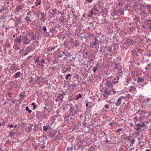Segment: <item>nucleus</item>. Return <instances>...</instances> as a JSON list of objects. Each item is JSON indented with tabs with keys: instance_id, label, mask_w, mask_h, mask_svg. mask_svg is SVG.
<instances>
[{
	"instance_id": "1",
	"label": "nucleus",
	"mask_w": 151,
	"mask_h": 151,
	"mask_svg": "<svg viewBox=\"0 0 151 151\" xmlns=\"http://www.w3.org/2000/svg\"><path fill=\"white\" fill-rule=\"evenodd\" d=\"M27 36H28V37H29V38L30 40L31 41H33L32 42H31V44L32 45H34L36 42L35 41L37 38L36 35L34 34L32 32H29Z\"/></svg>"
},
{
	"instance_id": "2",
	"label": "nucleus",
	"mask_w": 151,
	"mask_h": 151,
	"mask_svg": "<svg viewBox=\"0 0 151 151\" xmlns=\"http://www.w3.org/2000/svg\"><path fill=\"white\" fill-rule=\"evenodd\" d=\"M22 38L23 44L27 45L30 44L31 41L30 39L28 38V36L27 35L26 36L24 37L22 36Z\"/></svg>"
},
{
	"instance_id": "3",
	"label": "nucleus",
	"mask_w": 151,
	"mask_h": 151,
	"mask_svg": "<svg viewBox=\"0 0 151 151\" xmlns=\"http://www.w3.org/2000/svg\"><path fill=\"white\" fill-rule=\"evenodd\" d=\"M125 99L124 96H121L119 97L117 100L116 102L115 103V104L116 106H120L122 104V101L123 100Z\"/></svg>"
},
{
	"instance_id": "4",
	"label": "nucleus",
	"mask_w": 151,
	"mask_h": 151,
	"mask_svg": "<svg viewBox=\"0 0 151 151\" xmlns=\"http://www.w3.org/2000/svg\"><path fill=\"white\" fill-rule=\"evenodd\" d=\"M18 70V67L15 64H13L11 65V67L9 70L10 72L12 73H14V72Z\"/></svg>"
},
{
	"instance_id": "5",
	"label": "nucleus",
	"mask_w": 151,
	"mask_h": 151,
	"mask_svg": "<svg viewBox=\"0 0 151 151\" xmlns=\"http://www.w3.org/2000/svg\"><path fill=\"white\" fill-rule=\"evenodd\" d=\"M103 94V96L105 99L108 98V96L111 94V91L110 90H109L107 88H106L104 89Z\"/></svg>"
},
{
	"instance_id": "6",
	"label": "nucleus",
	"mask_w": 151,
	"mask_h": 151,
	"mask_svg": "<svg viewBox=\"0 0 151 151\" xmlns=\"http://www.w3.org/2000/svg\"><path fill=\"white\" fill-rule=\"evenodd\" d=\"M125 0H118L116 2V4L119 7L122 6L125 3Z\"/></svg>"
},
{
	"instance_id": "7",
	"label": "nucleus",
	"mask_w": 151,
	"mask_h": 151,
	"mask_svg": "<svg viewBox=\"0 0 151 151\" xmlns=\"http://www.w3.org/2000/svg\"><path fill=\"white\" fill-rule=\"evenodd\" d=\"M133 120L136 124L137 122H141L142 121V117L140 116L139 117L136 116L132 119Z\"/></svg>"
},
{
	"instance_id": "8",
	"label": "nucleus",
	"mask_w": 151,
	"mask_h": 151,
	"mask_svg": "<svg viewBox=\"0 0 151 151\" xmlns=\"http://www.w3.org/2000/svg\"><path fill=\"white\" fill-rule=\"evenodd\" d=\"M43 80L42 77L41 76H37V79L35 80V83L34 82L33 84H35L37 83H40V82H42Z\"/></svg>"
},
{
	"instance_id": "9",
	"label": "nucleus",
	"mask_w": 151,
	"mask_h": 151,
	"mask_svg": "<svg viewBox=\"0 0 151 151\" xmlns=\"http://www.w3.org/2000/svg\"><path fill=\"white\" fill-rule=\"evenodd\" d=\"M126 43L127 45H131L134 43V41L132 39H128Z\"/></svg>"
},
{
	"instance_id": "10",
	"label": "nucleus",
	"mask_w": 151,
	"mask_h": 151,
	"mask_svg": "<svg viewBox=\"0 0 151 151\" xmlns=\"http://www.w3.org/2000/svg\"><path fill=\"white\" fill-rule=\"evenodd\" d=\"M141 50L139 49H134L132 50V52L133 53V54L134 55H136L137 56H138L139 54L138 52H139Z\"/></svg>"
},
{
	"instance_id": "11",
	"label": "nucleus",
	"mask_w": 151,
	"mask_h": 151,
	"mask_svg": "<svg viewBox=\"0 0 151 151\" xmlns=\"http://www.w3.org/2000/svg\"><path fill=\"white\" fill-rule=\"evenodd\" d=\"M34 49L31 46H29L27 47L26 49L27 52H30L32 51H33Z\"/></svg>"
},
{
	"instance_id": "12",
	"label": "nucleus",
	"mask_w": 151,
	"mask_h": 151,
	"mask_svg": "<svg viewBox=\"0 0 151 151\" xmlns=\"http://www.w3.org/2000/svg\"><path fill=\"white\" fill-rule=\"evenodd\" d=\"M22 9V5H18L16 6L15 8V11L17 12L21 11Z\"/></svg>"
},
{
	"instance_id": "13",
	"label": "nucleus",
	"mask_w": 151,
	"mask_h": 151,
	"mask_svg": "<svg viewBox=\"0 0 151 151\" xmlns=\"http://www.w3.org/2000/svg\"><path fill=\"white\" fill-rule=\"evenodd\" d=\"M99 64L97 63H96V66L93 68L92 70L94 72H96V70L99 68Z\"/></svg>"
},
{
	"instance_id": "14",
	"label": "nucleus",
	"mask_w": 151,
	"mask_h": 151,
	"mask_svg": "<svg viewBox=\"0 0 151 151\" xmlns=\"http://www.w3.org/2000/svg\"><path fill=\"white\" fill-rule=\"evenodd\" d=\"M19 52L21 55H25L28 54L27 52H26V51L24 49L21 50Z\"/></svg>"
},
{
	"instance_id": "15",
	"label": "nucleus",
	"mask_w": 151,
	"mask_h": 151,
	"mask_svg": "<svg viewBox=\"0 0 151 151\" xmlns=\"http://www.w3.org/2000/svg\"><path fill=\"white\" fill-rule=\"evenodd\" d=\"M108 81H109V82H110L111 83H112L113 84H115V83H118V81H114V80L112 79V78H109L108 79Z\"/></svg>"
},
{
	"instance_id": "16",
	"label": "nucleus",
	"mask_w": 151,
	"mask_h": 151,
	"mask_svg": "<svg viewBox=\"0 0 151 151\" xmlns=\"http://www.w3.org/2000/svg\"><path fill=\"white\" fill-rule=\"evenodd\" d=\"M97 6L96 5L93 6V8L91 10L90 12L91 14V15H93L94 14L93 11L94 10H96L97 11Z\"/></svg>"
},
{
	"instance_id": "17",
	"label": "nucleus",
	"mask_w": 151,
	"mask_h": 151,
	"mask_svg": "<svg viewBox=\"0 0 151 151\" xmlns=\"http://www.w3.org/2000/svg\"><path fill=\"white\" fill-rule=\"evenodd\" d=\"M21 74V73L20 72H17L14 75V77L15 78H19L20 77Z\"/></svg>"
},
{
	"instance_id": "18",
	"label": "nucleus",
	"mask_w": 151,
	"mask_h": 151,
	"mask_svg": "<svg viewBox=\"0 0 151 151\" xmlns=\"http://www.w3.org/2000/svg\"><path fill=\"white\" fill-rule=\"evenodd\" d=\"M72 75L70 74H68L66 75L65 79L66 80H70L71 79Z\"/></svg>"
},
{
	"instance_id": "19",
	"label": "nucleus",
	"mask_w": 151,
	"mask_h": 151,
	"mask_svg": "<svg viewBox=\"0 0 151 151\" xmlns=\"http://www.w3.org/2000/svg\"><path fill=\"white\" fill-rule=\"evenodd\" d=\"M76 84H72L69 85L68 86V87L71 90H73V89L74 87H76Z\"/></svg>"
},
{
	"instance_id": "20",
	"label": "nucleus",
	"mask_w": 151,
	"mask_h": 151,
	"mask_svg": "<svg viewBox=\"0 0 151 151\" xmlns=\"http://www.w3.org/2000/svg\"><path fill=\"white\" fill-rule=\"evenodd\" d=\"M142 128V127L140 125V123H138L137 124V126L135 129L136 131H138L140 130Z\"/></svg>"
},
{
	"instance_id": "21",
	"label": "nucleus",
	"mask_w": 151,
	"mask_h": 151,
	"mask_svg": "<svg viewBox=\"0 0 151 151\" xmlns=\"http://www.w3.org/2000/svg\"><path fill=\"white\" fill-rule=\"evenodd\" d=\"M66 93L64 91H63V93L60 94L58 96L57 98L59 99H60V98L64 97V96L65 95Z\"/></svg>"
},
{
	"instance_id": "22",
	"label": "nucleus",
	"mask_w": 151,
	"mask_h": 151,
	"mask_svg": "<svg viewBox=\"0 0 151 151\" xmlns=\"http://www.w3.org/2000/svg\"><path fill=\"white\" fill-rule=\"evenodd\" d=\"M40 15H41L40 20L42 21L43 20V19L44 17L45 14L44 13L42 12L40 14ZM45 19H43V21H45Z\"/></svg>"
},
{
	"instance_id": "23",
	"label": "nucleus",
	"mask_w": 151,
	"mask_h": 151,
	"mask_svg": "<svg viewBox=\"0 0 151 151\" xmlns=\"http://www.w3.org/2000/svg\"><path fill=\"white\" fill-rule=\"evenodd\" d=\"M98 44V41L96 40V39L95 40L94 42H93V43L92 44L91 46L93 47H96Z\"/></svg>"
},
{
	"instance_id": "24",
	"label": "nucleus",
	"mask_w": 151,
	"mask_h": 151,
	"mask_svg": "<svg viewBox=\"0 0 151 151\" xmlns=\"http://www.w3.org/2000/svg\"><path fill=\"white\" fill-rule=\"evenodd\" d=\"M41 1L40 0H37L36 2L35 3V6H38L39 5H40L41 4Z\"/></svg>"
},
{
	"instance_id": "25",
	"label": "nucleus",
	"mask_w": 151,
	"mask_h": 151,
	"mask_svg": "<svg viewBox=\"0 0 151 151\" xmlns=\"http://www.w3.org/2000/svg\"><path fill=\"white\" fill-rule=\"evenodd\" d=\"M15 42L18 43H20L22 42V39L19 38H15L14 39Z\"/></svg>"
},
{
	"instance_id": "26",
	"label": "nucleus",
	"mask_w": 151,
	"mask_h": 151,
	"mask_svg": "<svg viewBox=\"0 0 151 151\" xmlns=\"http://www.w3.org/2000/svg\"><path fill=\"white\" fill-rule=\"evenodd\" d=\"M107 84L108 86V87H112L114 86V84H113L112 83H111L108 81L107 82Z\"/></svg>"
},
{
	"instance_id": "27",
	"label": "nucleus",
	"mask_w": 151,
	"mask_h": 151,
	"mask_svg": "<svg viewBox=\"0 0 151 151\" xmlns=\"http://www.w3.org/2000/svg\"><path fill=\"white\" fill-rule=\"evenodd\" d=\"M150 100V99L148 98H144L143 99V101L147 103Z\"/></svg>"
},
{
	"instance_id": "28",
	"label": "nucleus",
	"mask_w": 151,
	"mask_h": 151,
	"mask_svg": "<svg viewBox=\"0 0 151 151\" xmlns=\"http://www.w3.org/2000/svg\"><path fill=\"white\" fill-rule=\"evenodd\" d=\"M82 96V95L81 94H77L76 95V98L75 99L76 100H78L79 99V98H81Z\"/></svg>"
},
{
	"instance_id": "29",
	"label": "nucleus",
	"mask_w": 151,
	"mask_h": 151,
	"mask_svg": "<svg viewBox=\"0 0 151 151\" xmlns=\"http://www.w3.org/2000/svg\"><path fill=\"white\" fill-rule=\"evenodd\" d=\"M19 95L20 97L21 98H24L25 97L24 92H22L20 93Z\"/></svg>"
},
{
	"instance_id": "30",
	"label": "nucleus",
	"mask_w": 151,
	"mask_h": 151,
	"mask_svg": "<svg viewBox=\"0 0 151 151\" xmlns=\"http://www.w3.org/2000/svg\"><path fill=\"white\" fill-rule=\"evenodd\" d=\"M50 126H44L43 127V130L44 131H47V129H48V128Z\"/></svg>"
},
{
	"instance_id": "31",
	"label": "nucleus",
	"mask_w": 151,
	"mask_h": 151,
	"mask_svg": "<svg viewBox=\"0 0 151 151\" xmlns=\"http://www.w3.org/2000/svg\"><path fill=\"white\" fill-rule=\"evenodd\" d=\"M25 109L27 111H28V112L29 113H31L32 112V110L29 109L28 106L26 107Z\"/></svg>"
},
{
	"instance_id": "32",
	"label": "nucleus",
	"mask_w": 151,
	"mask_h": 151,
	"mask_svg": "<svg viewBox=\"0 0 151 151\" xmlns=\"http://www.w3.org/2000/svg\"><path fill=\"white\" fill-rule=\"evenodd\" d=\"M31 105L33 106V110H35L36 109L37 106L36 105H35V103L34 102H32V103Z\"/></svg>"
},
{
	"instance_id": "33",
	"label": "nucleus",
	"mask_w": 151,
	"mask_h": 151,
	"mask_svg": "<svg viewBox=\"0 0 151 151\" xmlns=\"http://www.w3.org/2000/svg\"><path fill=\"white\" fill-rule=\"evenodd\" d=\"M135 88L134 86L131 87V88L129 89V92H132L133 91L135 90Z\"/></svg>"
},
{
	"instance_id": "34",
	"label": "nucleus",
	"mask_w": 151,
	"mask_h": 151,
	"mask_svg": "<svg viewBox=\"0 0 151 151\" xmlns=\"http://www.w3.org/2000/svg\"><path fill=\"white\" fill-rule=\"evenodd\" d=\"M144 81V79L141 78H139L138 79L137 82L138 83L139 82H142Z\"/></svg>"
},
{
	"instance_id": "35",
	"label": "nucleus",
	"mask_w": 151,
	"mask_h": 151,
	"mask_svg": "<svg viewBox=\"0 0 151 151\" xmlns=\"http://www.w3.org/2000/svg\"><path fill=\"white\" fill-rule=\"evenodd\" d=\"M140 125L142 127H145L146 125L145 122H143L142 124L140 123Z\"/></svg>"
},
{
	"instance_id": "36",
	"label": "nucleus",
	"mask_w": 151,
	"mask_h": 151,
	"mask_svg": "<svg viewBox=\"0 0 151 151\" xmlns=\"http://www.w3.org/2000/svg\"><path fill=\"white\" fill-rule=\"evenodd\" d=\"M122 128H119L116 130V133H118L120 132H121L122 131Z\"/></svg>"
},
{
	"instance_id": "37",
	"label": "nucleus",
	"mask_w": 151,
	"mask_h": 151,
	"mask_svg": "<svg viewBox=\"0 0 151 151\" xmlns=\"http://www.w3.org/2000/svg\"><path fill=\"white\" fill-rule=\"evenodd\" d=\"M25 19V20H26L27 22H29L31 20L29 17L27 16L26 17Z\"/></svg>"
},
{
	"instance_id": "38",
	"label": "nucleus",
	"mask_w": 151,
	"mask_h": 151,
	"mask_svg": "<svg viewBox=\"0 0 151 151\" xmlns=\"http://www.w3.org/2000/svg\"><path fill=\"white\" fill-rule=\"evenodd\" d=\"M44 35L46 37L49 36L50 35L49 33L48 32H45Z\"/></svg>"
},
{
	"instance_id": "39",
	"label": "nucleus",
	"mask_w": 151,
	"mask_h": 151,
	"mask_svg": "<svg viewBox=\"0 0 151 151\" xmlns=\"http://www.w3.org/2000/svg\"><path fill=\"white\" fill-rule=\"evenodd\" d=\"M134 142H135L134 139H132L131 142L130 146L132 145H133V144H134Z\"/></svg>"
},
{
	"instance_id": "40",
	"label": "nucleus",
	"mask_w": 151,
	"mask_h": 151,
	"mask_svg": "<svg viewBox=\"0 0 151 151\" xmlns=\"http://www.w3.org/2000/svg\"><path fill=\"white\" fill-rule=\"evenodd\" d=\"M42 30L43 31L46 32L47 30L46 27L45 26H43L42 27Z\"/></svg>"
},
{
	"instance_id": "41",
	"label": "nucleus",
	"mask_w": 151,
	"mask_h": 151,
	"mask_svg": "<svg viewBox=\"0 0 151 151\" xmlns=\"http://www.w3.org/2000/svg\"><path fill=\"white\" fill-rule=\"evenodd\" d=\"M91 58H93V59H91V62L95 58V56L94 55H91Z\"/></svg>"
},
{
	"instance_id": "42",
	"label": "nucleus",
	"mask_w": 151,
	"mask_h": 151,
	"mask_svg": "<svg viewBox=\"0 0 151 151\" xmlns=\"http://www.w3.org/2000/svg\"><path fill=\"white\" fill-rule=\"evenodd\" d=\"M57 63V62L56 59L52 60V63L53 64H55Z\"/></svg>"
},
{
	"instance_id": "43",
	"label": "nucleus",
	"mask_w": 151,
	"mask_h": 151,
	"mask_svg": "<svg viewBox=\"0 0 151 151\" xmlns=\"http://www.w3.org/2000/svg\"><path fill=\"white\" fill-rule=\"evenodd\" d=\"M118 64L117 63L115 64V69H118Z\"/></svg>"
},
{
	"instance_id": "44",
	"label": "nucleus",
	"mask_w": 151,
	"mask_h": 151,
	"mask_svg": "<svg viewBox=\"0 0 151 151\" xmlns=\"http://www.w3.org/2000/svg\"><path fill=\"white\" fill-rule=\"evenodd\" d=\"M45 63V60L44 59H42L41 60V63L43 64V63Z\"/></svg>"
},
{
	"instance_id": "45",
	"label": "nucleus",
	"mask_w": 151,
	"mask_h": 151,
	"mask_svg": "<svg viewBox=\"0 0 151 151\" xmlns=\"http://www.w3.org/2000/svg\"><path fill=\"white\" fill-rule=\"evenodd\" d=\"M109 107V106L108 104H106L105 106V108L106 109H108Z\"/></svg>"
},
{
	"instance_id": "46",
	"label": "nucleus",
	"mask_w": 151,
	"mask_h": 151,
	"mask_svg": "<svg viewBox=\"0 0 151 151\" xmlns=\"http://www.w3.org/2000/svg\"><path fill=\"white\" fill-rule=\"evenodd\" d=\"M134 7H135V8L136 9H137V8H138V6H139V5H137L136 4H135L134 5Z\"/></svg>"
},
{
	"instance_id": "47",
	"label": "nucleus",
	"mask_w": 151,
	"mask_h": 151,
	"mask_svg": "<svg viewBox=\"0 0 151 151\" xmlns=\"http://www.w3.org/2000/svg\"><path fill=\"white\" fill-rule=\"evenodd\" d=\"M87 1L89 3H91L92 2L93 0H85Z\"/></svg>"
},
{
	"instance_id": "48",
	"label": "nucleus",
	"mask_w": 151,
	"mask_h": 151,
	"mask_svg": "<svg viewBox=\"0 0 151 151\" xmlns=\"http://www.w3.org/2000/svg\"><path fill=\"white\" fill-rule=\"evenodd\" d=\"M71 12H72L73 14H75V10H73L72 9H71Z\"/></svg>"
},
{
	"instance_id": "49",
	"label": "nucleus",
	"mask_w": 151,
	"mask_h": 151,
	"mask_svg": "<svg viewBox=\"0 0 151 151\" xmlns=\"http://www.w3.org/2000/svg\"><path fill=\"white\" fill-rule=\"evenodd\" d=\"M73 17H75V18H74V19H76L77 17V16H76V15L75 14H73Z\"/></svg>"
},
{
	"instance_id": "50",
	"label": "nucleus",
	"mask_w": 151,
	"mask_h": 151,
	"mask_svg": "<svg viewBox=\"0 0 151 151\" xmlns=\"http://www.w3.org/2000/svg\"><path fill=\"white\" fill-rule=\"evenodd\" d=\"M8 126L10 128H12V127H13L14 126L13 125H10V124H8Z\"/></svg>"
},
{
	"instance_id": "51",
	"label": "nucleus",
	"mask_w": 151,
	"mask_h": 151,
	"mask_svg": "<svg viewBox=\"0 0 151 151\" xmlns=\"http://www.w3.org/2000/svg\"><path fill=\"white\" fill-rule=\"evenodd\" d=\"M42 117L43 119H44L46 117V115L45 114H42Z\"/></svg>"
},
{
	"instance_id": "52",
	"label": "nucleus",
	"mask_w": 151,
	"mask_h": 151,
	"mask_svg": "<svg viewBox=\"0 0 151 151\" xmlns=\"http://www.w3.org/2000/svg\"><path fill=\"white\" fill-rule=\"evenodd\" d=\"M147 8H148L149 9H150V8L151 7V6H150V5H147Z\"/></svg>"
},
{
	"instance_id": "53",
	"label": "nucleus",
	"mask_w": 151,
	"mask_h": 151,
	"mask_svg": "<svg viewBox=\"0 0 151 151\" xmlns=\"http://www.w3.org/2000/svg\"><path fill=\"white\" fill-rule=\"evenodd\" d=\"M108 50L110 52L111 51H112V49H111V48L110 47H109V48H108Z\"/></svg>"
},
{
	"instance_id": "54",
	"label": "nucleus",
	"mask_w": 151,
	"mask_h": 151,
	"mask_svg": "<svg viewBox=\"0 0 151 151\" xmlns=\"http://www.w3.org/2000/svg\"><path fill=\"white\" fill-rule=\"evenodd\" d=\"M55 68H56V67H53L51 69H52V70H54V69H55Z\"/></svg>"
},
{
	"instance_id": "55",
	"label": "nucleus",
	"mask_w": 151,
	"mask_h": 151,
	"mask_svg": "<svg viewBox=\"0 0 151 151\" xmlns=\"http://www.w3.org/2000/svg\"><path fill=\"white\" fill-rule=\"evenodd\" d=\"M31 78V79L30 80V83H32L33 78H32L31 77V78Z\"/></svg>"
},
{
	"instance_id": "56",
	"label": "nucleus",
	"mask_w": 151,
	"mask_h": 151,
	"mask_svg": "<svg viewBox=\"0 0 151 151\" xmlns=\"http://www.w3.org/2000/svg\"><path fill=\"white\" fill-rule=\"evenodd\" d=\"M45 145H43L41 147V148L42 149H44L45 148Z\"/></svg>"
},
{
	"instance_id": "57",
	"label": "nucleus",
	"mask_w": 151,
	"mask_h": 151,
	"mask_svg": "<svg viewBox=\"0 0 151 151\" xmlns=\"http://www.w3.org/2000/svg\"><path fill=\"white\" fill-rule=\"evenodd\" d=\"M39 60H37V59L35 60V63H37L39 62Z\"/></svg>"
},
{
	"instance_id": "58",
	"label": "nucleus",
	"mask_w": 151,
	"mask_h": 151,
	"mask_svg": "<svg viewBox=\"0 0 151 151\" xmlns=\"http://www.w3.org/2000/svg\"><path fill=\"white\" fill-rule=\"evenodd\" d=\"M105 142L106 143H108L110 142L108 140H106L105 141Z\"/></svg>"
},
{
	"instance_id": "59",
	"label": "nucleus",
	"mask_w": 151,
	"mask_h": 151,
	"mask_svg": "<svg viewBox=\"0 0 151 151\" xmlns=\"http://www.w3.org/2000/svg\"><path fill=\"white\" fill-rule=\"evenodd\" d=\"M63 98L64 97L60 98V100L61 101H63Z\"/></svg>"
},
{
	"instance_id": "60",
	"label": "nucleus",
	"mask_w": 151,
	"mask_h": 151,
	"mask_svg": "<svg viewBox=\"0 0 151 151\" xmlns=\"http://www.w3.org/2000/svg\"><path fill=\"white\" fill-rule=\"evenodd\" d=\"M112 79H113V80H114V81L115 80H116V78H112Z\"/></svg>"
},
{
	"instance_id": "61",
	"label": "nucleus",
	"mask_w": 151,
	"mask_h": 151,
	"mask_svg": "<svg viewBox=\"0 0 151 151\" xmlns=\"http://www.w3.org/2000/svg\"><path fill=\"white\" fill-rule=\"evenodd\" d=\"M17 0L18 2H21L22 1H23V0Z\"/></svg>"
},
{
	"instance_id": "62",
	"label": "nucleus",
	"mask_w": 151,
	"mask_h": 151,
	"mask_svg": "<svg viewBox=\"0 0 151 151\" xmlns=\"http://www.w3.org/2000/svg\"><path fill=\"white\" fill-rule=\"evenodd\" d=\"M127 140L128 141H130L131 140V139L129 138H128L127 139Z\"/></svg>"
},
{
	"instance_id": "63",
	"label": "nucleus",
	"mask_w": 151,
	"mask_h": 151,
	"mask_svg": "<svg viewBox=\"0 0 151 151\" xmlns=\"http://www.w3.org/2000/svg\"><path fill=\"white\" fill-rule=\"evenodd\" d=\"M41 66L42 67V68H43L44 67V66L43 64L41 65Z\"/></svg>"
},
{
	"instance_id": "64",
	"label": "nucleus",
	"mask_w": 151,
	"mask_h": 151,
	"mask_svg": "<svg viewBox=\"0 0 151 151\" xmlns=\"http://www.w3.org/2000/svg\"><path fill=\"white\" fill-rule=\"evenodd\" d=\"M145 151H150V150L149 149H147L145 150Z\"/></svg>"
}]
</instances>
